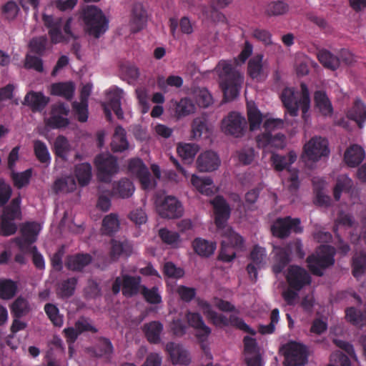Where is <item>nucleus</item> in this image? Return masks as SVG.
<instances>
[{
  "label": "nucleus",
  "mask_w": 366,
  "mask_h": 366,
  "mask_svg": "<svg viewBox=\"0 0 366 366\" xmlns=\"http://www.w3.org/2000/svg\"><path fill=\"white\" fill-rule=\"evenodd\" d=\"M34 152L36 159L42 164H50L51 157L46 144L41 140L34 142Z\"/></svg>",
  "instance_id": "nucleus-51"
},
{
  "label": "nucleus",
  "mask_w": 366,
  "mask_h": 366,
  "mask_svg": "<svg viewBox=\"0 0 366 366\" xmlns=\"http://www.w3.org/2000/svg\"><path fill=\"white\" fill-rule=\"evenodd\" d=\"M132 253V245L128 241L112 240L110 256L112 260L117 259L120 256L129 257Z\"/></svg>",
  "instance_id": "nucleus-36"
},
{
  "label": "nucleus",
  "mask_w": 366,
  "mask_h": 366,
  "mask_svg": "<svg viewBox=\"0 0 366 366\" xmlns=\"http://www.w3.org/2000/svg\"><path fill=\"white\" fill-rule=\"evenodd\" d=\"M72 107L74 110L77 119L80 122H85L88 119V102H77L72 103Z\"/></svg>",
  "instance_id": "nucleus-62"
},
{
  "label": "nucleus",
  "mask_w": 366,
  "mask_h": 366,
  "mask_svg": "<svg viewBox=\"0 0 366 366\" xmlns=\"http://www.w3.org/2000/svg\"><path fill=\"white\" fill-rule=\"evenodd\" d=\"M292 232L296 234L302 232L299 218H292L290 216L277 218L271 226L272 235L280 239L287 238Z\"/></svg>",
  "instance_id": "nucleus-7"
},
{
  "label": "nucleus",
  "mask_w": 366,
  "mask_h": 366,
  "mask_svg": "<svg viewBox=\"0 0 366 366\" xmlns=\"http://www.w3.org/2000/svg\"><path fill=\"white\" fill-rule=\"evenodd\" d=\"M365 157L364 149L357 144H352L346 149L344 160L348 167H355L363 161Z\"/></svg>",
  "instance_id": "nucleus-26"
},
{
  "label": "nucleus",
  "mask_w": 366,
  "mask_h": 366,
  "mask_svg": "<svg viewBox=\"0 0 366 366\" xmlns=\"http://www.w3.org/2000/svg\"><path fill=\"white\" fill-rule=\"evenodd\" d=\"M247 117L251 131L258 129L262 122V114L255 107H250L247 111Z\"/></svg>",
  "instance_id": "nucleus-55"
},
{
  "label": "nucleus",
  "mask_w": 366,
  "mask_h": 366,
  "mask_svg": "<svg viewBox=\"0 0 366 366\" xmlns=\"http://www.w3.org/2000/svg\"><path fill=\"white\" fill-rule=\"evenodd\" d=\"M159 236L162 242L167 244L177 243L180 239V236L178 232L170 231L166 228H162L159 229Z\"/></svg>",
  "instance_id": "nucleus-63"
},
{
  "label": "nucleus",
  "mask_w": 366,
  "mask_h": 366,
  "mask_svg": "<svg viewBox=\"0 0 366 366\" xmlns=\"http://www.w3.org/2000/svg\"><path fill=\"white\" fill-rule=\"evenodd\" d=\"M92 260V256L89 254H77L69 256L66 261V267L72 271H81L86 266L89 264Z\"/></svg>",
  "instance_id": "nucleus-30"
},
{
  "label": "nucleus",
  "mask_w": 366,
  "mask_h": 366,
  "mask_svg": "<svg viewBox=\"0 0 366 366\" xmlns=\"http://www.w3.org/2000/svg\"><path fill=\"white\" fill-rule=\"evenodd\" d=\"M177 150L179 157L185 162L191 163L198 152L199 147L195 144H183L178 145Z\"/></svg>",
  "instance_id": "nucleus-48"
},
{
  "label": "nucleus",
  "mask_w": 366,
  "mask_h": 366,
  "mask_svg": "<svg viewBox=\"0 0 366 366\" xmlns=\"http://www.w3.org/2000/svg\"><path fill=\"white\" fill-rule=\"evenodd\" d=\"M134 192L133 183L127 178H122L113 183L112 194L122 199L130 197Z\"/></svg>",
  "instance_id": "nucleus-27"
},
{
  "label": "nucleus",
  "mask_w": 366,
  "mask_h": 366,
  "mask_svg": "<svg viewBox=\"0 0 366 366\" xmlns=\"http://www.w3.org/2000/svg\"><path fill=\"white\" fill-rule=\"evenodd\" d=\"M267 251L264 247L254 245L249 254L251 262L247 266V271L249 277L256 281L257 270L264 267L266 264Z\"/></svg>",
  "instance_id": "nucleus-16"
},
{
  "label": "nucleus",
  "mask_w": 366,
  "mask_h": 366,
  "mask_svg": "<svg viewBox=\"0 0 366 366\" xmlns=\"http://www.w3.org/2000/svg\"><path fill=\"white\" fill-rule=\"evenodd\" d=\"M300 87L302 95L299 99V103L302 112V117L305 118L310 109V98L307 86L305 83H301Z\"/></svg>",
  "instance_id": "nucleus-60"
},
{
  "label": "nucleus",
  "mask_w": 366,
  "mask_h": 366,
  "mask_svg": "<svg viewBox=\"0 0 366 366\" xmlns=\"http://www.w3.org/2000/svg\"><path fill=\"white\" fill-rule=\"evenodd\" d=\"M13 317H22L30 310L29 302L22 297H17L10 306Z\"/></svg>",
  "instance_id": "nucleus-46"
},
{
  "label": "nucleus",
  "mask_w": 366,
  "mask_h": 366,
  "mask_svg": "<svg viewBox=\"0 0 366 366\" xmlns=\"http://www.w3.org/2000/svg\"><path fill=\"white\" fill-rule=\"evenodd\" d=\"M192 247L199 256L209 257L214 254L217 244L214 242L197 237L192 242Z\"/></svg>",
  "instance_id": "nucleus-28"
},
{
  "label": "nucleus",
  "mask_w": 366,
  "mask_h": 366,
  "mask_svg": "<svg viewBox=\"0 0 366 366\" xmlns=\"http://www.w3.org/2000/svg\"><path fill=\"white\" fill-rule=\"evenodd\" d=\"M328 366H350V360L346 355L337 351L330 356V364Z\"/></svg>",
  "instance_id": "nucleus-64"
},
{
  "label": "nucleus",
  "mask_w": 366,
  "mask_h": 366,
  "mask_svg": "<svg viewBox=\"0 0 366 366\" xmlns=\"http://www.w3.org/2000/svg\"><path fill=\"white\" fill-rule=\"evenodd\" d=\"M78 283L76 277H69L61 281L56 287V295L61 299H68L74 295Z\"/></svg>",
  "instance_id": "nucleus-31"
},
{
  "label": "nucleus",
  "mask_w": 366,
  "mask_h": 366,
  "mask_svg": "<svg viewBox=\"0 0 366 366\" xmlns=\"http://www.w3.org/2000/svg\"><path fill=\"white\" fill-rule=\"evenodd\" d=\"M283 105L287 112L292 117L298 115V110L300 109L297 94L292 88H285L280 95Z\"/></svg>",
  "instance_id": "nucleus-25"
},
{
  "label": "nucleus",
  "mask_w": 366,
  "mask_h": 366,
  "mask_svg": "<svg viewBox=\"0 0 366 366\" xmlns=\"http://www.w3.org/2000/svg\"><path fill=\"white\" fill-rule=\"evenodd\" d=\"M147 21V11L140 3H135L133 5L131 19L129 21L131 31L137 33L145 26Z\"/></svg>",
  "instance_id": "nucleus-24"
},
{
  "label": "nucleus",
  "mask_w": 366,
  "mask_h": 366,
  "mask_svg": "<svg viewBox=\"0 0 366 366\" xmlns=\"http://www.w3.org/2000/svg\"><path fill=\"white\" fill-rule=\"evenodd\" d=\"M222 236L225 239L223 241H226L228 245L236 249H242L244 247V240L243 237L234 232L232 227H224L222 229Z\"/></svg>",
  "instance_id": "nucleus-39"
},
{
  "label": "nucleus",
  "mask_w": 366,
  "mask_h": 366,
  "mask_svg": "<svg viewBox=\"0 0 366 366\" xmlns=\"http://www.w3.org/2000/svg\"><path fill=\"white\" fill-rule=\"evenodd\" d=\"M274 263L272 267V272L275 274H280L291 262L292 257L285 246H274Z\"/></svg>",
  "instance_id": "nucleus-23"
},
{
  "label": "nucleus",
  "mask_w": 366,
  "mask_h": 366,
  "mask_svg": "<svg viewBox=\"0 0 366 366\" xmlns=\"http://www.w3.org/2000/svg\"><path fill=\"white\" fill-rule=\"evenodd\" d=\"M39 225L35 222H27L21 229V237L16 239V243L21 251H28L36 242L39 234Z\"/></svg>",
  "instance_id": "nucleus-17"
},
{
  "label": "nucleus",
  "mask_w": 366,
  "mask_h": 366,
  "mask_svg": "<svg viewBox=\"0 0 366 366\" xmlns=\"http://www.w3.org/2000/svg\"><path fill=\"white\" fill-rule=\"evenodd\" d=\"M157 211L162 218L175 219L182 215L181 202L173 196H167L160 202H157Z\"/></svg>",
  "instance_id": "nucleus-12"
},
{
  "label": "nucleus",
  "mask_w": 366,
  "mask_h": 366,
  "mask_svg": "<svg viewBox=\"0 0 366 366\" xmlns=\"http://www.w3.org/2000/svg\"><path fill=\"white\" fill-rule=\"evenodd\" d=\"M126 134V131L122 126L116 127L111 142V148L113 152H122L128 149L129 142Z\"/></svg>",
  "instance_id": "nucleus-29"
},
{
  "label": "nucleus",
  "mask_w": 366,
  "mask_h": 366,
  "mask_svg": "<svg viewBox=\"0 0 366 366\" xmlns=\"http://www.w3.org/2000/svg\"><path fill=\"white\" fill-rule=\"evenodd\" d=\"M211 203L214 208V223L217 229H224L231 214L229 204L222 196H217Z\"/></svg>",
  "instance_id": "nucleus-15"
},
{
  "label": "nucleus",
  "mask_w": 366,
  "mask_h": 366,
  "mask_svg": "<svg viewBox=\"0 0 366 366\" xmlns=\"http://www.w3.org/2000/svg\"><path fill=\"white\" fill-rule=\"evenodd\" d=\"M245 126V118L236 112L229 113L222 121V132L235 137L243 135Z\"/></svg>",
  "instance_id": "nucleus-11"
},
{
  "label": "nucleus",
  "mask_w": 366,
  "mask_h": 366,
  "mask_svg": "<svg viewBox=\"0 0 366 366\" xmlns=\"http://www.w3.org/2000/svg\"><path fill=\"white\" fill-rule=\"evenodd\" d=\"M74 90V84L71 81L54 83L51 86V94L62 97L67 100L73 98Z\"/></svg>",
  "instance_id": "nucleus-35"
},
{
  "label": "nucleus",
  "mask_w": 366,
  "mask_h": 366,
  "mask_svg": "<svg viewBox=\"0 0 366 366\" xmlns=\"http://www.w3.org/2000/svg\"><path fill=\"white\" fill-rule=\"evenodd\" d=\"M44 311L54 325L57 327H61L62 325L63 320L59 315V309L56 305L51 303H47L44 306Z\"/></svg>",
  "instance_id": "nucleus-58"
},
{
  "label": "nucleus",
  "mask_w": 366,
  "mask_h": 366,
  "mask_svg": "<svg viewBox=\"0 0 366 366\" xmlns=\"http://www.w3.org/2000/svg\"><path fill=\"white\" fill-rule=\"evenodd\" d=\"M162 330L163 325L158 321L150 322L144 326L145 336L150 343L157 344L159 342Z\"/></svg>",
  "instance_id": "nucleus-38"
},
{
  "label": "nucleus",
  "mask_w": 366,
  "mask_h": 366,
  "mask_svg": "<svg viewBox=\"0 0 366 366\" xmlns=\"http://www.w3.org/2000/svg\"><path fill=\"white\" fill-rule=\"evenodd\" d=\"M296 158V154L294 152H290L287 156L272 154L271 161L277 171H282L287 166L293 164L295 162Z\"/></svg>",
  "instance_id": "nucleus-43"
},
{
  "label": "nucleus",
  "mask_w": 366,
  "mask_h": 366,
  "mask_svg": "<svg viewBox=\"0 0 366 366\" xmlns=\"http://www.w3.org/2000/svg\"><path fill=\"white\" fill-rule=\"evenodd\" d=\"M71 148L69 141L63 135H59L54 142V154L64 162L68 160V154L71 152Z\"/></svg>",
  "instance_id": "nucleus-33"
},
{
  "label": "nucleus",
  "mask_w": 366,
  "mask_h": 366,
  "mask_svg": "<svg viewBox=\"0 0 366 366\" xmlns=\"http://www.w3.org/2000/svg\"><path fill=\"white\" fill-rule=\"evenodd\" d=\"M194 99L197 105L207 108L212 103V97L209 91L204 88L194 91Z\"/></svg>",
  "instance_id": "nucleus-57"
},
{
  "label": "nucleus",
  "mask_w": 366,
  "mask_h": 366,
  "mask_svg": "<svg viewBox=\"0 0 366 366\" xmlns=\"http://www.w3.org/2000/svg\"><path fill=\"white\" fill-rule=\"evenodd\" d=\"M166 350L174 365H188L191 362L190 354L179 344L168 342L166 345Z\"/></svg>",
  "instance_id": "nucleus-20"
},
{
  "label": "nucleus",
  "mask_w": 366,
  "mask_h": 366,
  "mask_svg": "<svg viewBox=\"0 0 366 366\" xmlns=\"http://www.w3.org/2000/svg\"><path fill=\"white\" fill-rule=\"evenodd\" d=\"M219 77V85L226 101L236 98L239 92L242 78L230 61L221 60L215 67Z\"/></svg>",
  "instance_id": "nucleus-1"
},
{
  "label": "nucleus",
  "mask_w": 366,
  "mask_h": 366,
  "mask_svg": "<svg viewBox=\"0 0 366 366\" xmlns=\"http://www.w3.org/2000/svg\"><path fill=\"white\" fill-rule=\"evenodd\" d=\"M18 287L16 283L10 280L4 279L0 280V298L2 300H10L17 292Z\"/></svg>",
  "instance_id": "nucleus-47"
},
{
  "label": "nucleus",
  "mask_w": 366,
  "mask_h": 366,
  "mask_svg": "<svg viewBox=\"0 0 366 366\" xmlns=\"http://www.w3.org/2000/svg\"><path fill=\"white\" fill-rule=\"evenodd\" d=\"M49 102V97L42 92L30 91L24 97L22 104L28 106L33 112H41Z\"/></svg>",
  "instance_id": "nucleus-22"
},
{
  "label": "nucleus",
  "mask_w": 366,
  "mask_h": 366,
  "mask_svg": "<svg viewBox=\"0 0 366 366\" xmlns=\"http://www.w3.org/2000/svg\"><path fill=\"white\" fill-rule=\"evenodd\" d=\"M284 350L287 366H301L307 362V350L304 345L292 341L284 346Z\"/></svg>",
  "instance_id": "nucleus-8"
},
{
  "label": "nucleus",
  "mask_w": 366,
  "mask_h": 366,
  "mask_svg": "<svg viewBox=\"0 0 366 366\" xmlns=\"http://www.w3.org/2000/svg\"><path fill=\"white\" fill-rule=\"evenodd\" d=\"M46 124L51 129H61L69 124V120L67 117L51 114L50 117L46 122Z\"/></svg>",
  "instance_id": "nucleus-61"
},
{
  "label": "nucleus",
  "mask_w": 366,
  "mask_h": 366,
  "mask_svg": "<svg viewBox=\"0 0 366 366\" xmlns=\"http://www.w3.org/2000/svg\"><path fill=\"white\" fill-rule=\"evenodd\" d=\"M123 97V90L119 88L111 90L108 94V102L103 103L104 113L107 121L112 122V109L119 119L124 118V113L121 107V100Z\"/></svg>",
  "instance_id": "nucleus-14"
},
{
  "label": "nucleus",
  "mask_w": 366,
  "mask_h": 366,
  "mask_svg": "<svg viewBox=\"0 0 366 366\" xmlns=\"http://www.w3.org/2000/svg\"><path fill=\"white\" fill-rule=\"evenodd\" d=\"M185 317L189 325L196 330V337L202 342L201 347L204 352L207 359L211 360L212 355L209 352L208 347L204 344L211 334V329L206 325L202 315L198 312L188 311Z\"/></svg>",
  "instance_id": "nucleus-5"
},
{
  "label": "nucleus",
  "mask_w": 366,
  "mask_h": 366,
  "mask_svg": "<svg viewBox=\"0 0 366 366\" xmlns=\"http://www.w3.org/2000/svg\"><path fill=\"white\" fill-rule=\"evenodd\" d=\"M352 275L359 279L366 273V253L361 252L352 258Z\"/></svg>",
  "instance_id": "nucleus-49"
},
{
  "label": "nucleus",
  "mask_w": 366,
  "mask_h": 366,
  "mask_svg": "<svg viewBox=\"0 0 366 366\" xmlns=\"http://www.w3.org/2000/svg\"><path fill=\"white\" fill-rule=\"evenodd\" d=\"M234 249H236L228 245L226 241H222L221 248L217 257L218 260L227 263L231 262L237 257Z\"/></svg>",
  "instance_id": "nucleus-54"
},
{
  "label": "nucleus",
  "mask_w": 366,
  "mask_h": 366,
  "mask_svg": "<svg viewBox=\"0 0 366 366\" xmlns=\"http://www.w3.org/2000/svg\"><path fill=\"white\" fill-rule=\"evenodd\" d=\"M140 293L145 301L149 304L156 305L162 302V297L157 287H153L149 289L145 285H143Z\"/></svg>",
  "instance_id": "nucleus-52"
},
{
  "label": "nucleus",
  "mask_w": 366,
  "mask_h": 366,
  "mask_svg": "<svg viewBox=\"0 0 366 366\" xmlns=\"http://www.w3.org/2000/svg\"><path fill=\"white\" fill-rule=\"evenodd\" d=\"M94 164L98 171V177L104 182H109L112 176L119 169L117 158L109 153L98 154L95 157Z\"/></svg>",
  "instance_id": "nucleus-6"
},
{
  "label": "nucleus",
  "mask_w": 366,
  "mask_h": 366,
  "mask_svg": "<svg viewBox=\"0 0 366 366\" xmlns=\"http://www.w3.org/2000/svg\"><path fill=\"white\" fill-rule=\"evenodd\" d=\"M191 183L202 194L211 196L214 193L212 188L213 181L209 177L200 178L193 174L191 178Z\"/></svg>",
  "instance_id": "nucleus-41"
},
{
  "label": "nucleus",
  "mask_w": 366,
  "mask_h": 366,
  "mask_svg": "<svg viewBox=\"0 0 366 366\" xmlns=\"http://www.w3.org/2000/svg\"><path fill=\"white\" fill-rule=\"evenodd\" d=\"M21 197L14 198L10 204L7 206H4V209L1 219L14 221L19 219L21 217V212L20 208Z\"/></svg>",
  "instance_id": "nucleus-37"
},
{
  "label": "nucleus",
  "mask_w": 366,
  "mask_h": 366,
  "mask_svg": "<svg viewBox=\"0 0 366 366\" xmlns=\"http://www.w3.org/2000/svg\"><path fill=\"white\" fill-rule=\"evenodd\" d=\"M259 148L266 150L283 149L285 146V136L281 133L272 135L270 132H264L256 137Z\"/></svg>",
  "instance_id": "nucleus-18"
},
{
  "label": "nucleus",
  "mask_w": 366,
  "mask_h": 366,
  "mask_svg": "<svg viewBox=\"0 0 366 366\" xmlns=\"http://www.w3.org/2000/svg\"><path fill=\"white\" fill-rule=\"evenodd\" d=\"M334 249L330 246H322L321 254H311L307 258L309 270L315 275L321 277L323 270L335 263Z\"/></svg>",
  "instance_id": "nucleus-4"
},
{
  "label": "nucleus",
  "mask_w": 366,
  "mask_h": 366,
  "mask_svg": "<svg viewBox=\"0 0 366 366\" xmlns=\"http://www.w3.org/2000/svg\"><path fill=\"white\" fill-rule=\"evenodd\" d=\"M285 247L291 256L294 255L300 259H303L305 256L303 244L299 239L290 242Z\"/></svg>",
  "instance_id": "nucleus-59"
},
{
  "label": "nucleus",
  "mask_w": 366,
  "mask_h": 366,
  "mask_svg": "<svg viewBox=\"0 0 366 366\" xmlns=\"http://www.w3.org/2000/svg\"><path fill=\"white\" fill-rule=\"evenodd\" d=\"M285 279L288 287L295 289L296 291H300L305 286L310 285L311 276L308 272L298 265H290L287 268L285 274Z\"/></svg>",
  "instance_id": "nucleus-9"
},
{
  "label": "nucleus",
  "mask_w": 366,
  "mask_h": 366,
  "mask_svg": "<svg viewBox=\"0 0 366 366\" xmlns=\"http://www.w3.org/2000/svg\"><path fill=\"white\" fill-rule=\"evenodd\" d=\"M143 285L140 276L124 274L115 278L112 284V291L116 295L119 293L122 288V295L127 298H130L140 293Z\"/></svg>",
  "instance_id": "nucleus-3"
},
{
  "label": "nucleus",
  "mask_w": 366,
  "mask_h": 366,
  "mask_svg": "<svg viewBox=\"0 0 366 366\" xmlns=\"http://www.w3.org/2000/svg\"><path fill=\"white\" fill-rule=\"evenodd\" d=\"M169 23L170 33L174 38H176V32L179 24L180 30L183 34H191L193 32V26L187 16H183L180 19L179 23L177 18L171 17L169 19Z\"/></svg>",
  "instance_id": "nucleus-40"
},
{
  "label": "nucleus",
  "mask_w": 366,
  "mask_h": 366,
  "mask_svg": "<svg viewBox=\"0 0 366 366\" xmlns=\"http://www.w3.org/2000/svg\"><path fill=\"white\" fill-rule=\"evenodd\" d=\"M263 55L257 54L248 61L247 73L252 79H257L262 72Z\"/></svg>",
  "instance_id": "nucleus-50"
},
{
  "label": "nucleus",
  "mask_w": 366,
  "mask_h": 366,
  "mask_svg": "<svg viewBox=\"0 0 366 366\" xmlns=\"http://www.w3.org/2000/svg\"><path fill=\"white\" fill-rule=\"evenodd\" d=\"M42 20L45 26L49 29V35L53 44H58L64 41L61 31L63 19L54 17L52 15L43 14Z\"/></svg>",
  "instance_id": "nucleus-19"
},
{
  "label": "nucleus",
  "mask_w": 366,
  "mask_h": 366,
  "mask_svg": "<svg viewBox=\"0 0 366 366\" xmlns=\"http://www.w3.org/2000/svg\"><path fill=\"white\" fill-rule=\"evenodd\" d=\"M314 101L320 112L324 116H330L333 113V107L326 93L318 90L315 92Z\"/></svg>",
  "instance_id": "nucleus-34"
},
{
  "label": "nucleus",
  "mask_w": 366,
  "mask_h": 366,
  "mask_svg": "<svg viewBox=\"0 0 366 366\" xmlns=\"http://www.w3.org/2000/svg\"><path fill=\"white\" fill-rule=\"evenodd\" d=\"M119 221L116 214L111 213L102 220V232L104 234L112 236L118 231Z\"/></svg>",
  "instance_id": "nucleus-44"
},
{
  "label": "nucleus",
  "mask_w": 366,
  "mask_h": 366,
  "mask_svg": "<svg viewBox=\"0 0 366 366\" xmlns=\"http://www.w3.org/2000/svg\"><path fill=\"white\" fill-rule=\"evenodd\" d=\"M347 117L354 120L359 128H362L366 120L365 104L360 99H356L352 108L348 112Z\"/></svg>",
  "instance_id": "nucleus-32"
},
{
  "label": "nucleus",
  "mask_w": 366,
  "mask_h": 366,
  "mask_svg": "<svg viewBox=\"0 0 366 366\" xmlns=\"http://www.w3.org/2000/svg\"><path fill=\"white\" fill-rule=\"evenodd\" d=\"M81 19L86 32L96 39L99 38L109 29V21L97 6H85L81 13Z\"/></svg>",
  "instance_id": "nucleus-2"
},
{
  "label": "nucleus",
  "mask_w": 366,
  "mask_h": 366,
  "mask_svg": "<svg viewBox=\"0 0 366 366\" xmlns=\"http://www.w3.org/2000/svg\"><path fill=\"white\" fill-rule=\"evenodd\" d=\"M317 59L323 66L333 71L340 66V59L326 49L320 50L318 52Z\"/></svg>",
  "instance_id": "nucleus-45"
},
{
  "label": "nucleus",
  "mask_w": 366,
  "mask_h": 366,
  "mask_svg": "<svg viewBox=\"0 0 366 366\" xmlns=\"http://www.w3.org/2000/svg\"><path fill=\"white\" fill-rule=\"evenodd\" d=\"M31 175L32 169L31 168L27 169L26 170L20 173L13 172L11 174V178L14 186L18 189H21L22 187L26 186L30 182Z\"/></svg>",
  "instance_id": "nucleus-53"
},
{
  "label": "nucleus",
  "mask_w": 366,
  "mask_h": 366,
  "mask_svg": "<svg viewBox=\"0 0 366 366\" xmlns=\"http://www.w3.org/2000/svg\"><path fill=\"white\" fill-rule=\"evenodd\" d=\"M304 153L308 159L317 162L322 157L329 154L328 142L326 139L320 137L312 138L305 146Z\"/></svg>",
  "instance_id": "nucleus-13"
},
{
  "label": "nucleus",
  "mask_w": 366,
  "mask_h": 366,
  "mask_svg": "<svg viewBox=\"0 0 366 366\" xmlns=\"http://www.w3.org/2000/svg\"><path fill=\"white\" fill-rule=\"evenodd\" d=\"M75 177L80 186H86L92 178V166L89 163H81L75 166Z\"/></svg>",
  "instance_id": "nucleus-42"
},
{
  "label": "nucleus",
  "mask_w": 366,
  "mask_h": 366,
  "mask_svg": "<svg viewBox=\"0 0 366 366\" xmlns=\"http://www.w3.org/2000/svg\"><path fill=\"white\" fill-rule=\"evenodd\" d=\"M195 109V106L192 101L189 98H182L177 104L175 111L178 116L184 117L192 112Z\"/></svg>",
  "instance_id": "nucleus-56"
},
{
  "label": "nucleus",
  "mask_w": 366,
  "mask_h": 366,
  "mask_svg": "<svg viewBox=\"0 0 366 366\" xmlns=\"http://www.w3.org/2000/svg\"><path fill=\"white\" fill-rule=\"evenodd\" d=\"M220 159L218 155L212 151L202 153L197 159V169L201 172H212L218 169Z\"/></svg>",
  "instance_id": "nucleus-21"
},
{
  "label": "nucleus",
  "mask_w": 366,
  "mask_h": 366,
  "mask_svg": "<svg viewBox=\"0 0 366 366\" xmlns=\"http://www.w3.org/2000/svg\"><path fill=\"white\" fill-rule=\"evenodd\" d=\"M207 318L216 326L226 327L231 325L251 335L256 334V331L246 324L242 318L234 315H231L229 317L227 318L226 316L213 311L210 312Z\"/></svg>",
  "instance_id": "nucleus-10"
}]
</instances>
